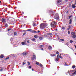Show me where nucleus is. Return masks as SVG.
<instances>
[{"label":"nucleus","instance_id":"1","mask_svg":"<svg viewBox=\"0 0 76 76\" xmlns=\"http://www.w3.org/2000/svg\"><path fill=\"white\" fill-rule=\"evenodd\" d=\"M46 26H47V24L42 23L40 24V27L41 29H44Z\"/></svg>","mask_w":76,"mask_h":76},{"label":"nucleus","instance_id":"2","mask_svg":"<svg viewBox=\"0 0 76 76\" xmlns=\"http://www.w3.org/2000/svg\"><path fill=\"white\" fill-rule=\"evenodd\" d=\"M69 75L71 76H73L74 75H76V69L74 70H70L69 71Z\"/></svg>","mask_w":76,"mask_h":76},{"label":"nucleus","instance_id":"3","mask_svg":"<svg viewBox=\"0 0 76 76\" xmlns=\"http://www.w3.org/2000/svg\"><path fill=\"white\" fill-rule=\"evenodd\" d=\"M54 18L57 20H59V15L58 13H56L54 17Z\"/></svg>","mask_w":76,"mask_h":76},{"label":"nucleus","instance_id":"4","mask_svg":"<svg viewBox=\"0 0 76 76\" xmlns=\"http://www.w3.org/2000/svg\"><path fill=\"white\" fill-rule=\"evenodd\" d=\"M57 25V23L56 21L52 22L50 24L51 26L52 27H54L55 25Z\"/></svg>","mask_w":76,"mask_h":76},{"label":"nucleus","instance_id":"5","mask_svg":"<svg viewBox=\"0 0 76 76\" xmlns=\"http://www.w3.org/2000/svg\"><path fill=\"white\" fill-rule=\"evenodd\" d=\"M12 18H9L8 19L7 22L9 23H11V22H12Z\"/></svg>","mask_w":76,"mask_h":76},{"label":"nucleus","instance_id":"6","mask_svg":"<svg viewBox=\"0 0 76 76\" xmlns=\"http://www.w3.org/2000/svg\"><path fill=\"white\" fill-rule=\"evenodd\" d=\"M76 2L75 4H72V8H73V9H75L76 7Z\"/></svg>","mask_w":76,"mask_h":76},{"label":"nucleus","instance_id":"7","mask_svg":"<svg viewBox=\"0 0 76 76\" xmlns=\"http://www.w3.org/2000/svg\"><path fill=\"white\" fill-rule=\"evenodd\" d=\"M33 56L34 57H33L32 58V60H34V59H36L37 58V57H36V55L35 53H33Z\"/></svg>","mask_w":76,"mask_h":76},{"label":"nucleus","instance_id":"8","mask_svg":"<svg viewBox=\"0 0 76 76\" xmlns=\"http://www.w3.org/2000/svg\"><path fill=\"white\" fill-rule=\"evenodd\" d=\"M27 54H28V53H27V52H24L23 53V56H26Z\"/></svg>","mask_w":76,"mask_h":76},{"label":"nucleus","instance_id":"9","mask_svg":"<svg viewBox=\"0 0 76 76\" xmlns=\"http://www.w3.org/2000/svg\"><path fill=\"white\" fill-rule=\"evenodd\" d=\"M66 28H65V27L64 26H62L61 27V29L62 30V31H64V30H65V29Z\"/></svg>","mask_w":76,"mask_h":76},{"label":"nucleus","instance_id":"10","mask_svg":"<svg viewBox=\"0 0 76 76\" xmlns=\"http://www.w3.org/2000/svg\"><path fill=\"white\" fill-rule=\"evenodd\" d=\"M2 22H6V19L4 18H2Z\"/></svg>","mask_w":76,"mask_h":76},{"label":"nucleus","instance_id":"11","mask_svg":"<svg viewBox=\"0 0 76 76\" xmlns=\"http://www.w3.org/2000/svg\"><path fill=\"white\" fill-rule=\"evenodd\" d=\"M5 27H6V28H7L9 26L7 23H6L5 24Z\"/></svg>","mask_w":76,"mask_h":76},{"label":"nucleus","instance_id":"12","mask_svg":"<svg viewBox=\"0 0 76 76\" xmlns=\"http://www.w3.org/2000/svg\"><path fill=\"white\" fill-rule=\"evenodd\" d=\"M48 48L50 50H52V47L51 46H50L48 47Z\"/></svg>","mask_w":76,"mask_h":76},{"label":"nucleus","instance_id":"13","mask_svg":"<svg viewBox=\"0 0 76 76\" xmlns=\"http://www.w3.org/2000/svg\"><path fill=\"white\" fill-rule=\"evenodd\" d=\"M61 0H58L57 1V3H60V2H61Z\"/></svg>","mask_w":76,"mask_h":76},{"label":"nucleus","instance_id":"14","mask_svg":"<svg viewBox=\"0 0 76 76\" xmlns=\"http://www.w3.org/2000/svg\"><path fill=\"white\" fill-rule=\"evenodd\" d=\"M36 64H37V65H39V64H40V63L38 62H37L36 63Z\"/></svg>","mask_w":76,"mask_h":76},{"label":"nucleus","instance_id":"15","mask_svg":"<svg viewBox=\"0 0 76 76\" xmlns=\"http://www.w3.org/2000/svg\"><path fill=\"white\" fill-rule=\"evenodd\" d=\"M76 67V66H75V65H73L72 66V69H75Z\"/></svg>","mask_w":76,"mask_h":76},{"label":"nucleus","instance_id":"16","mask_svg":"<svg viewBox=\"0 0 76 76\" xmlns=\"http://www.w3.org/2000/svg\"><path fill=\"white\" fill-rule=\"evenodd\" d=\"M69 24H71L72 23V19H70L69 20Z\"/></svg>","mask_w":76,"mask_h":76},{"label":"nucleus","instance_id":"17","mask_svg":"<svg viewBox=\"0 0 76 76\" xmlns=\"http://www.w3.org/2000/svg\"><path fill=\"white\" fill-rule=\"evenodd\" d=\"M72 37L73 38H76V35L74 34V35H72Z\"/></svg>","mask_w":76,"mask_h":76},{"label":"nucleus","instance_id":"18","mask_svg":"<svg viewBox=\"0 0 76 76\" xmlns=\"http://www.w3.org/2000/svg\"><path fill=\"white\" fill-rule=\"evenodd\" d=\"M59 60V58H56L55 60V61H58V60Z\"/></svg>","mask_w":76,"mask_h":76},{"label":"nucleus","instance_id":"19","mask_svg":"<svg viewBox=\"0 0 76 76\" xmlns=\"http://www.w3.org/2000/svg\"><path fill=\"white\" fill-rule=\"evenodd\" d=\"M72 35H75V32H73L72 33Z\"/></svg>","mask_w":76,"mask_h":76},{"label":"nucleus","instance_id":"20","mask_svg":"<svg viewBox=\"0 0 76 76\" xmlns=\"http://www.w3.org/2000/svg\"><path fill=\"white\" fill-rule=\"evenodd\" d=\"M71 27H70V26H69L68 27V28H67V29L68 30H69V29H70V28Z\"/></svg>","mask_w":76,"mask_h":76},{"label":"nucleus","instance_id":"21","mask_svg":"<svg viewBox=\"0 0 76 76\" xmlns=\"http://www.w3.org/2000/svg\"><path fill=\"white\" fill-rule=\"evenodd\" d=\"M3 57H4V56H3V55H1L0 58H3Z\"/></svg>","mask_w":76,"mask_h":76},{"label":"nucleus","instance_id":"22","mask_svg":"<svg viewBox=\"0 0 76 76\" xmlns=\"http://www.w3.org/2000/svg\"><path fill=\"white\" fill-rule=\"evenodd\" d=\"M39 66H40V67H42V66H42V64H39Z\"/></svg>","mask_w":76,"mask_h":76},{"label":"nucleus","instance_id":"23","mask_svg":"<svg viewBox=\"0 0 76 76\" xmlns=\"http://www.w3.org/2000/svg\"><path fill=\"white\" fill-rule=\"evenodd\" d=\"M31 40L33 41H35V38H33L32 39H31Z\"/></svg>","mask_w":76,"mask_h":76},{"label":"nucleus","instance_id":"24","mask_svg":"<svg viewBox=\"0 0 76 76\" xmlns=\"http://www.w3.org/2000/svg\"><path fill=\"white\" fill-rule=\"evenodd\" d=\"M3 69L0 68V72H1V71H3Z\"/></svg>","mask_w":76,"mask_h":76},{"label":"nucleus","instance_id":"25","mask_svg":"<svg viewBox=\"0 0 76 76\" xmlns=\"http://www.w3.org/2000/svg\"><path fill=\"white\" fill-rule=\"evenodd\" d=\"M52 34H51V33H50L47 34L48 35H51Z\"/></svg>","mask_w":76,"mask_h":76},{"label":"nucleus","instance_id":"26","mask_svg":"<svg viewBox=\"0 0 76 76\" xmlns=\"http://www.w3.org/2000/svg\"><path fill=\"white\" fill-rule=\"evenodd\" d=\"M16 34H17V33H16V32H14V35H16Z\"/></svg>","mask_w":76,"mask_h":76},{"label":"nucleus","instance_id":"27","mask_svg":"<svg viewBox=\"0 0 76 76\" xmlns=\"http://www.w3.org/2000/svg\"><path fill=\"white\" fill-rule=\"evenodd\" d=\"M42 45H40V46H39V48H42Z\"/></svg>","mask_w":76,"mask_h":76},{"label":"nucleus","instance_id":"28","mask_svg":"<svg viewBox=\"0 0 76 76\" xmlns=\"http://www.w3.org/2000/svg\"><path fill=\"white\" fill-rule=\"evenodd\" d=\"M39 39H40V40H42V37H39Z\"/></svg>","mask_w":76,"mask_h":76},{"label":"nucleus","instance_id":"29","mask_svg":"<svg viewBox=\"0 0 76 76\" xmlns=\"http://www.w3.org/2000/svg\"><path fill=\"white\" fill-rule=\"evenodd\" d=\"M69 41H70V43H72V42H73V40H70Z\"/></svg>","mask_w":76,"mask_h":76},{"label":"nucleus","instance_id":"30","mask_svg":"<svg viewBox=\"0 0 76 76\" xmlns=\"http://www.w3.org/2000/svg\"><path fill=\"white\" fill-rule=\"evenodd\" d=\"M69 19H70V18H71L72 17V15L69 16Z\"/></svg>","mask_w":76,"mask_h":76},{"label":"nucleus","instance_id":"31","mask_svg":"<svg viewBox=\"0 0 76 76\" xmlns=\"http://www.w3.org/2000/svg\"><path fill=\"white\" fill-rule=\"evenodd\" d=\"M26 32L25 33H24L23 35L24 36V35H26Z\"/></svg>","mask_w":76,"mask_h":76},{"label":"nucleus","instance_id":"32","mask_svg":"<svg viewBox=\"0 0 76 76\" xmlns=\"http://www.w3.org/2000/svg\"><path fill=\"white\" fill-rule=\"evenodd\" d=\"M34 38H37L38 37V36L37 35H35L34 36Z\"/></svg>","mask_w":76,"mask_h":76},{"label":"nucleus","instance_id":"33","mask_svg":"<svg viewBox=\"0 0 76 76\" xmlns=\"http://www.w3.org/2000/svg\"><path fill=\"white\" fill-rule=\"evenodd\" d=\"M59 57L61 58H62V57L61 56V54H60V55L59 56Z\"/></svg>","mask_w":76,"mask_h":76},{"label":"nucleus","instance_id":"34","mask_svg":"<svg viewBox=\"0 0 76 76\" xmlns=\"http://www.w3.org/2000/svg\"><path fill=\"white\" fill-rule=\"evenodd\" d=\"M60 41H64V40L63 39H60Z\"/></svg>","mask_w":76,"mask_h":76},{"label":"nucleus","instance_id":"35","mask_svg":"<svg viewBox=\"0 0 76 76\" xmlns=\"http://www.w3.org/2000/svg\"><path fill=\"white\" fill-rule=\"evenodd\" d=\"M32 31V29H29L27 30V31Z\"/></svg>","mask_w":76,"mask_h":76},{"label":"nucleus","instance_id":"36","mask_svg":"<svg viewBox=\"0 0 76 76\" xmlns=\"http://www.w3.org/2000/svg\"><path fill=\"white\" fill-rule=\"evenodd\" d=\"M22 45H25V42H22Z\"/></svg>","mask_w":76,"mask_h":76},{"label":"nucleus","instance_id":"37","mask_svg":"<svg viewBox=\"0 0 76 76\" xmlns=\"http://www.w3.org/2000/svg\"><path fill=\"white\" fill-rule=\"evenodd\" d=\"M9 57H7L6 58V60H7V59H9Z\"/></svg>","mask_w":76,"mask_h":76},{"label":"nucleus","instance_id":"38","mask_svg":"<svg viewBox=\"0 0 76 76\" xmlns=\"http://www.w3.org/2000/svg\"><path fill=\"white\" fill-rule=\"evenodd\" d=\"M26 64V63H25L24 62H23V65H24V64Z\"/></svg>","mask_w":76,"mask_h":76},{"label":"nucleus","instance_id":"39","mask_svg":"<svg viewBox=\"0 0 76 76\" xmlns=\"http://www.w3.org/2000/svg\"><path fill=\"white\" fill-rule=\"evenodd\" d=\"M7 8H5V12H6V11H7Z\"/></svg>","mask_w":76,"mask_h":76},{"label":"nucleus","instance_id":"40","mask_svg":"<svg viewBox=\"0 0 76 76\" xmlns=\"http://www.w3.org/2000/svg\"><path fill=\"white\" fill-rule=\"evenodd\" d=\"M27 63L28 64V66H29V65H30V63H29V62H28Z\"/></svg>","mask_w":76,"mask_h":76},{"label":"nucleus","instance_id":"41","mask_svg":"<svg viewBox=\"0 0 76 76\" xmlns=\"http://www.w3.org/2000/svg\"><path fill=\"white\" fill-rule=\"evenodd\" d=\"M59 54H58L57 55V58H58V57H59Z\"/></svg>","mask_w":76,"mask_h":76},{"label":"nucleus","instance_id":"42","mask_svg":"<svg viewBox=\"0 0 76 76\" xmlns=\"http://www.w3.org/2000/svg\"><path fill=\"white\" fill-rule=\"evenodd\" d=\"M33 32L34 33H37V32H36V31H34Z\"/></svg>","mask_w":76,"mask_h":76},{"label":"nucleus","instance_id":"43","mask_svg":"<svg viewBox=\"0 0 76 76\" xmlns=\"http://www.w3.org/2000/svg\"><path fill=\"white\" fill-rule=\"evenodd\" d=\"M10 30H11V29H10V28H9V29H8V31H10Z\"/></svg>","mask_w":76,"mask_h":76},{"label":"nucleus","instance_id":"44","mask_svg":"<svg viewBox=\"0 0 76 76\" xmlns=\"http://www.w3.org/2000/svg\"><path fill=\"white\" fill-rule=\"evenodd\" d=\"M68 34H70V31H68Z\"/></svg>","mask_w":76,"mask_h":76},{"label":"nucleus","instance_id":"45","mask_svg":"<svg viewBox=\"0 0 76 76\" xmlns=\"http://www.w3.org/2000/svg\"><path fill=\"white\" fill-rule=\"evenodd\" d=\"M59 53H58V51H57L56 52V54H58Z\"/></svg>","mask_w":76,"mask_h":76},{"label":"nucleus","instance_id":"46","mask_svg":"<svg viewBox=\"0 0 76 76\" xmlns=\"http://www.w3.org/2000/svg\"><path fill=\"white\" fill-rule=\"evenodd\" d=\"M33 26H36V25H35V24H33Z\"/></svg>","mask_w":76,"mask_h":76},{"label":"nucleus","instance_id":"47","mask_svg":"<svg viewBox=\"0 0 76 76\" xmlns=\"http://www.w3.org/2000/svg\"><path fill=\"white\" fill-rule=\"evenodd\" d=\"M28 68H29L30 69H31V66H28Z\"/></svg>","mask_w":76,"mask_h":76},{"label":"nucleus","instance_id":"48","mask_svg":"<svg viewBox=\"0 0 76 76\" xmlns=\"http://www.w3.org/2000/svg\"><path fill=\"white\" fill-rule=\"evenodd\" d=\"M56 56V55H53L52 56H53V57H54V56Z\"/></svg>","mask_w":76,"mask_h":76},{"label":"nucleus","instance_id":"49","mask_svg":"<svg viewBox=\"0 0 76 76\" xmlns=\"http://www.w3.org/2000/svg\"><path fill=\"white\" fill-rule=\"evenodd\" d=\"M67 1H68V0H65V1L66 2Z\"/></svg>","mask_w":76,"mask_h":76},{"label":"nucleus","instance_id":"50","mask_svg":"<svg viewBox=\"0 0 76 76\" xmlns=\"http://www.w3.org/2000/svg\"><path fill=\"white\" fill-rule=\"evenodd\" d=\"M29 40H28L27 41V43H29Z\"/></svg>","mask_w":76,"mask_h":76},{"label":"nucleus","instance_id":"51","mask_svg":"<svg viewBox=\"0 0 76 76\" xmlns=\"http://www.w3.org/2000/svg\"><path fill=\"white\" fill-rule=\"evenodd\" d=\"M39 32H40V31L38 30V33H39Z\"/></svg>","mask_w":76,"mask_h":76},{"label":"nucleus","instance_id":"52","mask_svg":"<svg viewBox=\"0 0 76 76\" xmlns=\"http://www.w3.org/2000/svg\"><path fill=\"white\" fill-rule=\"evenodd\" d=\"M41 50H44V49L42 48L41 49Z\"/></svg>","mask_w":76,"mask_h":76},{"label":"nucleus","instance_id":"53","mask_svg":"<svg viewBox=\"0 0 76 76\" xmlns=\"http://www.w3.org/2000/svg\"><path fill=\"white\" fill-rule=\"evenodd\" d=\"M44 36H45V37H47V35L45 36V34L44 35Z\"/></svg>","mask_w":76,"mask_h":76},{"label":"nucleus","instance_id":"54","mask_svg":"<svg viewBox=\"0 0 76 76\" xmlns=\"http://www.w3.org/2000/svg\"><path fill=\"white\" fill-rule=\"evenodd\" d=\"M32 71H34V69H32Z\"/></svg>","mask_w":76,"mask_h":76},{"label":"nucleus","instance_id":"55","mask_svg":"<svg viewBox=\"0 0 76 76\" xmlns=\"http://www.w3.org/2000/svg\"><path fill=\"white\" fill-rule=\"evenodd\" d=\"M75 48L76 49V46L75 45Z\"/></svg>","mask_w":76,"mask_h":76},{"label":"nucleus","instance_id":"56","mask_svg":"<svg viewBox=\"0 0 76 76\" xmlns=\"http://www.w3.org/2000/svg\"><path fill=\"white\" fill-rule=\"evenodd\" d=\"M65 66H68V65H67V64H65Z\"/></svg>","mask_w":76,"mask_h":76},{"label":"nucleus","instance_id":"57","mask_svg":"<svg viewBox=\"0 0 76 76\" xmlns=\"http://www.w3.org/2000/svg\"><path fill=\"white\" fill-rule=\"evenodd\" d=\"M11 39H13V38H12Z\"/></svg>","mask_w":76,"mask_h":76},{"label":"nucleus","instance_id":"58","mask_svg":"<svg viewBox=\"0 0 76 76\" xmlns=\"http://www.w3.org/2000/svg\"><path fill=\"white\" fill-rule=\"evenodd\" d=\"M13 57H15V56H13Z\"/></svg>","mask_w":76,"mask_h":76},{"label":"nucleus","instance_id":"59","mask_svg":"<svg viewBox=\"0 0 76 76\" xmlns=\"http://www.w3.org/2000/svg\"><path fill=\"white\" fill-rule=\"evenodd\" d=\"M24 61H26L25 60Z\"/></svg>","mask_w":76,"mask_h":76},{"label":"nucleus","instance_id":"60","mask_svg":"<svg viewBox=\"0 0 76 76\" xmlns=\"http://www.w3.org/2000/svg\"><path fill=\"white\" fill-rule=\"evenodd\" d=\"M57 29H56V31H57Z\"/></svg>","mask_w":76,"mask_h":76},{"label":"nucleus","instance_id":"61","mask_svg":"<svg viewBox=\"0 0 76 76\" xmlns=\"http://www.w3.org/2000/svg\"><path fill=\"white\" fill-rule=\"evenodd\" d=\"M16 7H15V9H16Z\"/></svg>","mask_w":76,"mask_h":76},{"label":"nucleus","instance_id":"62","mask_svg":"<svg viewBox=\"0 0 76 76\" xmlns=\"http://www.w3.org/2000/svg\"><path fill=\"white\" fill-rule=\"evenodd\" d=\"M1 3V1H0V3Z\"/></svg>","mask_w":76,"mask_h":76},{"label":"nucleus","instance_id":"63","mask_svg":"<svg viewBox=\"0 0 76 76\" xmlns=\"http://www.w3.org/2000/svg\"><path fill=\"white\" fill-rule=\"evenodd\" d=\"M72 1L71 2V3H72Z\"/></svg>","mask_w":76,"mask_h":76},{"label":"nucleus","instance_id":"64","mask_svg":"<svg viewBox=\"0 0 76 76\" xmlns=\"http://www.w3.org/2000/svg\"><path fill=\"white\" fill-rule=\"evenodd\" d=\"M52 13H53V12H52Z\"/></svg>","mask_w":76,"mask_h":76}]
</instances>
